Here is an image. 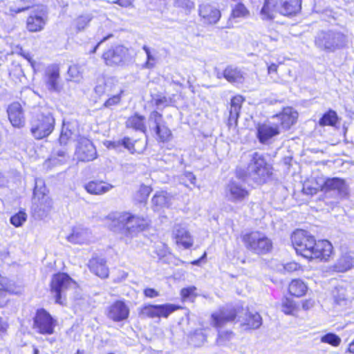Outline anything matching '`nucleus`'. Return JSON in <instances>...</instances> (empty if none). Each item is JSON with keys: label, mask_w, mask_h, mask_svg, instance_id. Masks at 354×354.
<instances>
[{"label": "nucleus", "mask_w": 354, "mask_h": 354, "mask_svg": "<svg viewBox=\"0 0 354 354\" xmlns=\"http://www.w3.org/2000/svg\"><path fill=\"white\" fill-rule=\"evenodd\" d=\"M8 292L3 289H0V308L5 306L8 301Z\"/></svg>", "instance_id": "6e6d98bb"}, {"label": "nucleus", "mask_w": 354, "mask_h": 354, "mask_svg": "<svg viewBox=\"0 0 354 354\" xmlns=\"http://www.w3.org/2000/svg\"><path fill=\"white\" fill-rule=\"evenodd\" d=\"M167 99L166 97L163 96V97H158L156 99H155V104L156 106H157L158 107H160L161 106H167Z\"/></svg>", "instance_id": "bf43d9fd"}, {"label": "nucleus", "mask_w": 354, "mask_h": 354, "mask_svg": "<svg viewBox=\"0 0 354 354\" xmlns=\"http://www.w3.org/2000/svg\"><path fill=\"white\" fill-rule=\"evenodd\" d=\"M337 120V115L335 111L329 110L320 118V126H334Z\"/></svg>", "instance_id": "58836bf2"}, {"label": "nucleus", "mask_w": 354, "mask_h": 354, "mask_svg": "<svg viewBox=\"0 0 354 354\" xmlns=\"http://www.w3.org/2000/svg\"><path fill=\"white\" fill-rule=\"evenodd\" d=\"M348 351L354 354V339L349 344Z\"/></svg>", "instance_id": "774afa93"}, {"label": "nucleus", "mask_w": 354, "mask_h": 354, "mask_svg": "<svg viewBox=\"0 0 354 354\" xmlns=\"http://www.w3.org/2000/svg\"><path fill=\"white\" fill-rule=\"evenodd\" d=\"M88 267L93 273L101 278H106L109 275L106 261L103 258L93 257L88 262Z\"/></svg>", "instance_id": "a878e982"}, {"label": "nucleus", "mask_w": 354, "mask_h": 354, "mask_svg": "<svg viewBox=\"0 0 354 354\" xmlns=\"http://www.w3.org/2000/svg\"><path fill=\"white\" fill-rule=\"evenodd\" d=\"M223 77L230 83H242L243 73L237 67L227 66L223 72Z\"/></svg>", "instance_id": "c85d7f7f"}, {"label": "nucleus", "mask_w": 354, "mask_h": 354, "mask_svg": "<svg viewBox=\"0 0 354 354\" xmlns=\"http://www.w3.org/2000/svg\"><path fill=\"white\" fill-rule=\"evenodd\" d=\"M46 21L41 13L30 15L27 19V28L30 32H39L44 29Z\"/></svg>", "instance_id": "cd10ccee"}, {"label": "nucleus", "mask_w": 354, "mask_h": 354, "mask_svg": "<svg viewBox=\"0 0 354 354\" xmlns=\"http://www.w3.org/2000/svg\"><path fill=\"white\" fill-rule=\"evenodd\" d=\"M32 1L33 0H22L23 2H27L28 3L23 6L22 8H18L17 10H16L15 12L18 13L30 8L32 5Z\"/></svg>", "instance_id": "e2e57ef3"}, {"label": "nucleus", "mask_w": 354, "mask_h": 354, "mask_svg": "<svg viewBox=\"0 0 354 354\" xmlns=\"http://www.w3.org/2000/svg\"><path fill=\"white\" fill-rule=\"evenodd\" d=\"M102 57L107 65L123 64L129 59V49L122 45L115 46L104 53Z\"/></svg>", "instance_id": "ddd939ff"}, {"label": "nucleus", "mask_w": 354, "mask_h": 354, "mask_svg": "<svg viewBox=\"0 0 354 354\" xmlns=\"http://www.w3.org/2000/svg\"><path fill=\"white\" fill-rule=\"evenodd\" d=\"M130 313L129 306L121 300L109 305L106 310L107 317L114 322H120L128 319Z\"/></svg>", "instance_id": "2eb2a0df"}, {"label": "nucleus", "mask_w": 354, "mask_h": 354, "mask_svg": "<svg viewBox=\"0 0 354 354\" xmlns=\"http://www.w3.org/2000/svg\"><path fill=\"white\" fill-rule=\"evenodd\" d=\"M75 285V282L66 273L59 272L54 274L50 282V290L55 295L56 303L62 304V295Z\"/></svg>", "instance_id": "0eeeda50"}, {"label": "nucleus", "mask_w": 354, "mask_h": 354, "mask_svg": "<svg viewBox=\"0 0 354 354\" xmlns=\"http://www.w3.org/2000/svg\"><path fill=\"white\" fill-rule=\"evenodd\" d=\"M301 0H285L280 9V12L286 16L295 15L301 10Z\"/></svg>", "instance_id": "7c9ffc66"}, {"label": "nucleus", "mask_w": 354, "mask_h": 354, "mask_svg": "<svg viewBox=\"0 0 354 354\" xmlns=\"http://www.w3.org/2000/svg\"><path fill=\"white\" fill-rule=\"evenodd\" d=\"M73 135L71 129H69V124H63L59 142L61 145H65L67 144L69 139L71 138Z\"/></svg>", "instance_id": "79ce46f5"}, {"label": "nucleus", "mask_w": 354, "mask_h": 354, "mask_svg": "<svg viewBox=\"0 0 354 354\" xmlns=\"http://www.w3.org/2000/svg\"><path fill=\"white\" fill-rule=\"evenodd\" d=\"M145 117L137 114L130 117L126 122V126L143 133L146 132L147 128L145 124Z\"/></svg>", "instance_id": "473e14b6"}, {"label": "nucleus", "mask_w": 354, "mask_h": 354, "mask_svg": "<svg viewBox=\"0 0 354 354\" xmlns=\"http://www.w3.org/2000/svg\"><path fill=\"white\" fill-rule=\"evenodd\" d=\"M69 159V155L66 148L55 149L52 154V160L55 162L64 163Z\"/></svg>", "instance_id": "ea45409f"}, {"label": "nucleus", "mask_w": 354, "mask_h": 354, "mask_svg": "<svg viewBox=\"0 0 354 354\" xmlns=\"http://www.w3.org/2000/svg\"><path fill=\"white\" fill-rule=\"evenodd\" d=\"M66 239L72 243L84 244L91 241L92 235L88 229L77 227L73 230L71 234L66 236Z\"/></svg>", "instance_id": "4be33fe9"}, {"label": "nucleus", "mask_w": 354, "mask_h": 354, "mask_svg": "<svg viewBox=\"0 0 354 354\" xmlns=\"http://www.w3.org/2000/svg\"><path fill=\"white\" fill-rule=\"evenodd\" d=\"M243 241L248 250L258 254H266L272 248L271 240L259 232H253L245 234L243 237Z\"/></svg>", "instance_id": "39448f33"}, {"label": "nucleus", "mask_w": 354, "mask_h": 354, "mask_svg": "<svg viewBox=\"0 0 354 354\" xmlns=\"http://www.w3.org/2000/svg\"><path fill=\"white\" fill-rule=\"evenodd\" d=\"M113 3H117L122 7H128L131 4V0H116Z\"/></svg>", "instance_id": "0e129e2a"}, {"label": "nucleus", "mask_w": 354, "mask_h": 354, "mask_svg": "<svg viewBox=\"0 0 354 354\" xmlns=\"http://www.w3.org/2000/svg\"><path fill=\"white\" fill-rule=\"evenodd\" d=\"M55 118L46 108H35L31 112L30 133L37 140L48 137L54 130Z\"/></svg>", "instance_id": "f257e3e1"}, {"label": "nucleus", "mask_w": 354, "mask_h": 354, "mask_svg": "<svg viewBox=\"0 0 354 354\" xmlns=\"http://www.w3.org/2000/svg\"><path fill=\"white\" fill-rule=\"evenodd\" d=\"M115 84L111 80H107L106 81H99L96 86L95 87V92L100 97H109L113 92Z\"/></svg>", "instance_id": "2f4dec72"}, {"label": "nucleus", "mask_w": 354, "mask_h": 354, "mask_svg": "<svg viewBox=\"0 0 354 354\" xmlns=\"http://www.w3.org/2000/svg\"><path fill=\"white\" fill-rule=\"evenodd\" d=\"M318 189L315 187H308L307 185H305L303 188V191L306 194L313 195L317 192Z\"/></svg>", "instance_id": "680f3d73"}, {"label": "nucleus", "mask_w": 354, "mask_h": 354, "mask_svg": "<svg viewBox=\"0 0 354 354\" xmlns=\"http://www.w3.org/2000/svg\"><path fill=\"white\" fill-rule=\"evenodd\" d=\"M116 219L120 227L124 230V233L131 236L137 232L143 230L147 225V222L145 218L133 216L127 212L120 214Z\"/></svg>", "instance_id": "423d86ee"}, {"label": "nucleus", "mask_w": 354, "mask_h": 354, "mask_svg": "<svg viewBox=\"0 0 354 354\" xmlns=\"http://www.w3.org/2000/svg\"><path fill=\"white\" fill-rule=\"evenodd\" d=\"M92 19V16L89 14L81 15L76 19V27L78 30H84Z\"/></svg>", "instance_id": "c03bdc74"}, {"label": "nucleus", "mask_w": 354, "mask_h": 354, "mask_svg": "<svg viewBox=\"0 0 354 354\" xmlns=\"http://www.w3.org/2000/svg\"><path fill=\"white\" fill-rule=\"evenodd\" d=\"M149 127L153 129L160 142L171 140L172 133L163 121L162 115L156 111H152L149 116Z\"/></svg>", "instance_id": "9b49d317"}, {"label": "nucleus", "mask_w": 354, "mask_h": 354, "mask_svg": "<svg viewBox=\"0 0 354 354\" xmlns=\"http://www.w3.org/2000/svg\"><path fill=\"white\" fill-rule=\"evenodd\" d=\"M322 343L328 344L333 346H338L341 343V338L336 334L328 333L320 338Z\"/></svg>", "instance_id": "a19ab883"}, {"label": "nucleus", "mask_w": 354, "mask_h": 354, "mask_svg": "<svg viewBox=\"0 0 354 354\" xmlns=\"http://www.w3.org/2000/svg\"><path fill=\"white\" fill-rule=\"evenodd\" d=\"M243 101V99L241 95L234 96L232 98L229 111V122L230 124L232 122L236 124Z\"/></svg>", "instance_id": "c756f323"}, {"label": "nucleus", "mask_w": 354, "mask_h": 354, "mask_svg": "<svg viewBox=\"0 0 354 354\" xmlns=\"http://www.w3.org/2000/svg\"><path fill=\"white\" fill-rule=\"evenodd\" d=\"M250 195L249 191L239 181L231 180L225 186V199L232 203L239 204L246 201Z\"/></svg>", "instance_id": "6e6552de"}, {"label": "nucleus", "mask_w": 354, "mask_h": 354, "mask_svg": "<svg viewBox=\"0 0 354 354\" xmlns=\"http://www.w3.org/2000/svg\"><path fill=\"white\" fill-rule=\"evenodd\" d=\"M114 186L102 180H92L84 185L85 189L91 194L102 195L109 192Z\"/></svg>", "instance_id": "b1692460"}, {"label": "nucleus", "mask_w": 354, "mask_h": 354, "mask_svg": "<svg viewBox=\"0 0 354 354\" xmlns=\"http://www.w3.org/2000/svg\"><path fill=\"white\" fill-rule=\"evenodd\" d=\"M250 16V11L242 3H238L234 5L232 9L230 20L232 19H245Z\"/></svg>", "instance_id": "c9c22d12"}, {"label": "nucleus", "mask_w": 354, "mask_h": 354, "mask_svg": "<svg viewBox=\"0 0 354 354\" xmlns=\"http://www.w3.org/2000/svg\"><path fill=\"white\" fill-rule=\"evenodd\" d=\"M233 337L234 333L232 331H219L216 342L218 345H225Z\"/></svg>", "instance_id": "a18cd8bd"}, {"label": "nucleus", "mask_w": 354, "mask_h": 354, "mask_svg": "<svg viewBox=\"0 0 354 354\" xmlns=\"http://www.w3.org/2000/svg\"><path fill=\"white\" fill-rule=\"evenodd\" d=\"M144 294L146 297L149 298H154L159 296L158 292L153 288H146L144 290Z\"/></svg>", "instance_id": "13d9d810"}, {"label": "nucleus", "mask_w": 354, "mask_h": 354, "mask_svg": "<svg viewBox=\"0 0 354 354\" xmlns=\"http://www.w3.org/2000/svg\"><path fill=\"white\" fill-rule=\"evenodd\" d=\"M122 93V90H120L115 93L114 91L112 92V95L109 97H107L108 99L104 102V106L106 108H109L112 106L119 104L121 100L120 95Z\"/></svg>", "instance_id": "37998d69"}, {"label": "nucleus", "mask_w": 354, "mask_h": 354, "mask_svg": "<svg viewBox=\"0 0 354 354\" xmlns=\"http://www.w3.org/2000/svg\"><path fill=\"white\" fill-rule=\"evenodd\" d=\"M343 261H345V265H344L343 267L341 269H339V271L342 272L348 270L352 266L351 261L350 260H346L344 259H340L338 263L340 265Z\"/></svg>", "instance_id": "052dcab7"}, {"label": "nucleus", "mask_w": 354, "mask_h": 354, "mask_svg": "<svg viewBox=\"0 0 354 354\" xmlns=\"http://www.w3.org/2000/svg\"><path fill=\"white\" fill-rule=\"evenodd\" d=\"M171 199L172 196L166 192H157L151 199L153 209L158 211L162 208L169 207Z\"/></svg>", "instance_id": "bb28decb"}, {"label": "nucleus", "mask_w": 354, "mask_h": 354, "mask_svg": "<svg viewBox=\"0 0 354 354\" xmlns=\"http://www.w3.org/2000/svg\"><path fill=\"white\" fill-rule=\"evenodd\" d=\"M236 317V312L234 308L223 309L218 313L212 315L214 326L221 327L225 323L233 321Z\"/></svg>", "instance_id": "393cba45"}, {"label": "nucleus", "mask_w": 354, "mask_h": 354, "mask_svg": "<svg viewBox=\"0 0 354 354\" xmlns=\"http://www.w3.org/2000/svg\"><path fill=\"white\" fill-rule=\"evenodd\" d=\"M277 66L274 64H272L268 66V73H274L277 71Z\"/></svg>", "instance_id": "69168bd1"}, {"label": "nucleus", "mask_w": 354, "mask_h": 354, "mask_svg": "<svg viewBox=\"0 0 354 354\" xmlns=\"http://www.w3.org/2000/svg\"><path fill=\"white\" fill-rule=\"evenodd\" d=\"M282 311L286 314H292L296 308L295 302L288 298H286L282 301Z\"/></svg>", "instance_id": "49530a36"}, {"label": "nucleus", "mask_w": 354, "mask_h": 354, "mask_svg": "<svg viewBox=\"0 0 354 354\" xmlns=\"http://www.w3.org/2000/svg\"><path fill=\"white\" fill-rule=\"evenodd\" d=\"M346 41L345 35L335 30H320L316 34L314 40L317 48L328 53L344 47Z\"/></svg>", "instance_id": "7ed1b4c3"}, {"label": "nucleus", "mask_w": 354, "mask_h": 354, "mask_svg": "<svg viewBox=\"0 0 354 354\" xmlns=\"http://www.w3.org/2000/svg\"><path fill=\"white\" fill-rule=\"evenodd\" d=\"M142 49L145 50L147 55V62L145 64V66L147 68H151L154 66L155 57L151 54V50L147 46H143Z\"/></svg>", "instance_id": "8fccbe9b"}, {"label": "nucleus", "mask_w": 354, "mask_h": 354, "mask_svg": "<svg viewBox=\"0 0 354 354\" xmlns=\"http://www.w3.org/2000/svg\"><path fill=\"white\" fill-rule=\"evenodd\" d=\"M9 328L8 321L3 317H0V337L5 335Z\"/></svg>", "instance_id": "5fc2aeb1"}, {"label": "nucleus", "mask_w": 354, "mask_h": 354, "mask_svg": "<svg viewBox=\"0 0 354 354\" xmlns=\"http://www.w3.org/2000/svg\"><path fill=\"white\" fill-rule=\"evenodd\" d=\"M306 290L307 286L299 279L292 280L288 288L290 294L297 297L303 296L306 293Z\"/></svg>", "instance_id": "f704fd0d"}, {"label": "nucleus", "mask_w": 354, "mask_h": 354, "mask_svg": "<svg viewBox=\"0 0 354 354\" xmlns=\"http://www.w3.org/2000/svg\"><path fill=\"white\" fill-rule=\"evenodd\" d=\"M173 236L177 244L189 248L193 245V239L188 230L181 225H176L173 230Z\"/></svg>", "instance_id": "412c9836"}, {"label": "nucleus", "mask_w": 354, "mask_h": 354, "mask_svg": "<svg viewBox=\"0 0 354 354\" xmlns=\"http://www.w3.org/2000/svg\"><path fill=\"white\" fill-rule=\"evenodd\" d=\"M297 117V112L291 107L283 109L281 113L277 115V118L281 122V129L285 130L289 129L296 122Z\"/></svg>", "instance_id": "5701e85b"}, {"label": "nucleus", "mask_w": 354, "mask_h": 354, "mask_svg": "<svg viewBox=\"0 0 354 354\" xmlns=\"http://www.w3.org/2000/svg\"><path fill=\"white\" fill-rule=\"evenodd\" d=\"M283 269L288 272H292L300 269V266L296 262H289L283 266Z\"/></svg>", "instance_id": "864d4df0"}, {"label": "nucleus", "mask_w": 354, "mask_h": 354, "mask_svg": "<svg viewBox=\"0 0 354 354\" xmlns=\"http://www.w3.org/2000/svg\"><path fill=\"white\" fill-rule=\"evenodd\" d=\"M175 6L190 10L194 8V3L190 0H174Z\"/></svg>", "instance_id": "3c124183"}, {"label": "nucleus", "mask_w": 354, "mask_h": 354, "mask_svg": "<svg viewBox=\"0 0 354 354\" xmlns=\"http://www.w3.org/2000/svg\"><path fill=\"white\" fill-rule=\"evenodd\" d=\"M26 220V214L24 212H19L10 218V223L15 227L21 226Z\"/></svg>", "instance_id": "de8ad7c7"}, {"label": "nucleus", "mask_w": 354, "mask_h": 354, "mask_svg": "<svg viewBox=\"0 0 354 354\" xmlns=\"http://www.w3.org/2000/svg\"><path fill=\"white\" fill-rule=\"evenodd\" d=\"M139 140L132 141L131 139L129 137H124L122 139L116 140V141H111L109 142L108 147L110 149H117L118 147L123 146L125 149H127L131 153H141L146 147V144H144L142 147H136Z\"/></svg>", "instance_id": "aec40b11"}, {"label": "nucleus", "mask_w": 354, "mask_h": 354, "mask_svg": "<svg viewBox=\"0 0 354 354\" xmlns=\"http://www.w3.org/2000/svg\"><path fill=\"white\" fill-rule=\"evenodd\" d=\"M196 290L195 286H190L188 288H183L180 291V295L183 299H188L192 296L194 295L195 290Z\"/></svg>", "instance_id": "603ef678"}, {"label": "nucleus", "mask_w": 354, "mask_h": 354, "mask_svg": "<svg viewBox=\"0 0 354 354\" xmlns=\"http://www.w3.org/2000/svg\"><path fill=\"white\" fill-rule=\"evenodd\" d=\"M296 252L306 259H319L327 260L332 253L333 246L327 240L316 241L313 236L307 244L300 242V247L295 249Z\"/></svg>", "instance_id": "f03ea898"}, {"label": "nucleus", "mask_w": 354, "mask_h": 354, "mask_svg": "<svg viewBox=\"0 0 354 354\" xmlns=\"http://www.w3.org/2000/svg\"><path fill=\"white\" fill-rule=\"evenodd\" d=\"M33 322V328L42 335L53 334L57 325V320L43 308L37 310Z\"/></svg>", "instance_id": "9d476101"}, {"label": "nucleus", "mask_w": 354, "mask_h": 354, "mask_svg": "<svg viewBox=\"0 0 354 354\" xmlns=\"http://www.w3.org/2000/svg\"><path fill=\"white\" fill-rule=\"evenodd\" d=\"M313 306V303L310 301H306L303 303V308L308 310Z\"/></svg>", "instance_id": "338daca9"}, {"label": "nucleus", "mask_w": 354, "mask_h": 354, "mask_svg": "<svg viewBox=\"0 0 354 354\" xmlns=\"http://www.w3.org/2000/svg\"><path fill=\"white\" fill-rule=\"evenodd\" d=\"M151 192V188L149 186L142 185L138 192V195L140 196V198L138 200L140 202L145 201Z\"/></svg>", "instance_id": "09e8293b"}, {"label": "nucleus", "mask_w": 354, "mask_h": 354, "mask_svg": "<svg viewBox=\"0 0 354 354\" xmlns=\"http://www.w3.org/2000/svg\"><path fill=\"white\" fill-rule=\"evenodd\" d=\"M312 237L313 236H311L308 232L305 230H297L294 232L291 236L292 245L294 246L295 249H297V248L300 247V242H302L304 244H307L310 240V238Z\"/></svg>", "instance_id": "72a5a7b5"}, {"label": "nucleus", "mask_w": 354, "mask_h": 354, "mask_svg": "<svg viewBox=\"0 0 354 354\" xmlns=\"http://www.w3.org/2000/svg\"><path fill=\"white\" fill-rule=\"evenodd\" d=\"M200 21L205 25H215L221 17V12L215 3H204L198 6Z\"/></svg>", "instance_id": "f8f14e48"}, {"label": "nucleus", "mask_w": 354, "mask_h": 354, "mask_svg": "<svg viewBox=\"0 0 354 354\" xmlns=\"http://www.w3.org/2000/svg\"><path fill=\"white\" fill-rule=\"evenodd\" d=\"M274 0H265L261 10V17L263 19H272L274 18Z\"/></svg>", "instance_id": "4c0bfd02"}, {"label": "nucleus", "mask_w": 354, "mask_h": 354, "mask_svg": "<svg viewBox=\"0 0 354 354\" xmlns=\"http://www.w3.org/2000/svg\"><path fill=\"white\" fill-rule=\"evenodd\" d=\"M321 189L326 193L333 192L338 198H344L348 195V186L343 178L334 177L326 178Z\"/></svg>", "instance_id": "4468645a"}, {"label": "nucleus", "mask_w": 354, "mask_h": 354, "mask_svg": "<svg viewBox=\"0 0 354 354\" xmlns=\"http://www.w3.org/2000/svg\"><path fill=\"white\" fill-rule=\"evenodd\" d=\"M75 155L79 161H92L97 157L96 149L91 140L81 138L75 150Z\"/></svg>", "instance_id": "dca6fc26"}, {"label": "nucleus", "mask_w": 354, "mask_h": 354, "mask_svg": "<svg viewBox=\"0 0 354 354\" xmlns=\"http://www.w3.org/2000/svg\"><path fill=\"white\" fill-rule=\"evenodd\" d=\"M271 174L270 165L263 154L254 152L250 156L247 167L245 177H248L257 184L264 183Z\"/></svg>", "instance_id": "20e7f679"}, {"label": "nucleus", "mask_w": 354, "mask_h": 354, "mask_svg": "<svg viewBox=\"0 0 354 354\" xmlns=\"http://www.w3.org/2000/svg\"><path fill=\"white\" fill-rule=\"evenodd\" d=\"M7 113L8 119L14 127L20 129L25 126L24 113L19 102H15L10 104L7 109Z\"/></svg>", "instance_id": "f3484780"}, {"label": "nucleus", "mask_w": 354, "mask_h": 354, "mask_svg": "<svg viewBox=\"0 0 354 354\" xmlns=\"http://www.w3.org/2000/svg\"><path fill=\"white\" fill-rule=\"evenodd\" d=\"M257 136L262 144H268L273 137L280 133V127L276 124H261L257 127Z\"/></svg>", "instance_id": "6ab92c4d"}, {"label": "nucleus", "mask_w": 354, "mask_h": 354, "mask_svg": "<svg viewBox=\"0 0 354 354\" xmlns=\"http://www.w3.org/2000/svg\"><path fill=\"white\" fill-rule=\"evenodd\" d=\"M46 85L50 92L59 93L62 86L60 84L59 70L55 65L48 66L45 72Z\"/></svg>", "instance_id": "a211bd4d"}, {"label": "nucleus", "mask_w": 354, "mask_h": 354, "mask_svg": "<svg viewBox=\"0 0 354 354\" xmlns=\"http://www.w3.org/2000/svg\"><path fill=\"white\" fill-rule=\"evenodd\" d=\"M262 324V318L261 315L257 313H249L247 315L245 322L244 324L246 326V328L248 329H257L259 328Z\"/></svg>", "instance_id": "e433bc0d"}, {"label": "nucleus", "mask_w": 354, "mask_h": 354, "mask_svg": "<svg viewBox=\"0 0 354 354\" xmlns=\"http://www.w3.org/2000/svg\"><path fill=\"white\" fill-rule=\"evenodd\" d=\"M182 180H188L191 184L196 183V177L192 172L186 171L184 173Z\"/></svg>", "instance_id": "4d7b16f0"}, {"label": "nucleus", "mask_w": 354, "mask_h": 354, "mask_svg": "<svg viewBox=\"0 0 354 354\" xmlns=\"http://www.w3.org/2000/svg\"><path fill=\"white\" fill-rule=\"evenodd\" d=\"M179 307L171 304L161 305H145L138 309V315L140 318L165 317L178 309Z\"/></svg>", "instance_id": "1a4fd4ad"}]
</instances>
